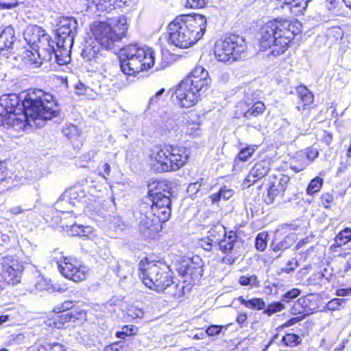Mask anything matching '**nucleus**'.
Masks as SVG:
<instances>
[{
    "label": "nucleus",
    "mask_w": 351,
    "mask_h": 351,
    "mask_svg": "<svg viewBox=\"0 0 351 351\" xmlns=\"http://www.w3.org/2000/svg\"><path fill=\"white\" fill-rule=\"evenodd\" d=\"M0 127L21 131L38 118L51 119L58 116L53 96L41 89L30 90L23 100L14 93L0 97Z\"/></svg>",
    "instance_id": "1"
},
{
    "label": "nucleus",
    "mask_w": 351,
    "mask_h": 351,
    "mask_svg": "<svg viewBox=\"0 0 351 351\" xmlns=\"http://www.w3.org/2000/svg\"><path fill=\"white\" fill-rule=\"evenodd\" d=\"M154 187L147 191V197L152 202L149 213L141 218L138 230L146 241L158 239L163 224L169 221L171 215V184L167 180L154 182Z\"/></svg>",
    "instance_id": "2"
},
{
    "label": "nucleus",
    "mask_w": 351,
    "mask_h": 351,
    "mask_svg": "<svg viewBox=\"0 0 351 351\" xmlns=\"http://www.w3.org/2000/svg\"><path fill=\"white\" fill-rule=\"evenodd\" d=\"M302 28V23L294 19L278 16L267 21L258 31L259 50L269 51V55L273 57L284 54L293 45Z\"/></svg>",
    "instance_id": "3"
},
{
    "label": "nucleus",
    "mask_w": 351,
    "mask_h": 351,
    "mask_svg": "<svg viewBox=\"0 0 351 351\" xmlns=\"http://www.w3.org/2000/svg\"><path fill=\"white\" fill-rule=\"evenodd\" d=\"M128 29L127 19L122 15L105 21L93 22L90 25V31L97 44L93 41L86 42L82 51L83 58L87 62H99L101 58L100 49H112L126 36Z\"/></svg>",
    "instance_id": "4"
},
{
    "label": "nucleus",
    "mask_w": 351,
    "mask_h": 351,
    "mask_svg": "<svg viewBox=\"0 0 351 351\" xmlns=\"http://www.w3.org/2000/svg\"><path fill=\"white\" fill-rule=\"evenodd\" d=\"M137 274L142 283L157 293H168L176 299L185 294L184 282L174 283L173 273L163 260L143 258L138 263Z\"/></svg>",
    "instance_id": "5"
},
{
    "label": "nucleus",
    "mask_w": 351,
    "mask_h": 351,
    "mask_svg": "<svg viewBox=\"0 0 351 351\" xmlns=\"http://www.w3.org/2000/svg\"><path fill=\"white\" fill-rule=\"evenodd\" d=\"M206 18L199 14H181L167 26V42L176 48L186 49L200 40L206 32Z\"/></svg>",
    "instance_id": "6"
},
{
    "label": "nucleus",
    "mask_w": 351,
    "mask_h": 351,
    "mask_svg": "<svg viewBox=\"0 0 351 351\" xmlns=\"http://www.w3.org/2000/svg\"><path fill=\"white\" fill-rule=\"evenodd\" d=\"M189 158L186 147L169 143L156 145L149 156L151 169L158 173L178 171L186 165Z\"/></svg>",
    "instance_id": "7"
},
{
    "label": "nucleus",
    "mask_w": 351,
    "mask_h": 351,
    "mask_svg": "<svg viewBox=\"0 0 351 351\" xmlns=\"http://www.w3.org/2000/svg\"><path fill=\"white\" fill-rule=\"evenodd\" d=\"M155 51L147 46L129 44L123 47L119 56L121 70L128 76L136 77L147 71L155 64Z\"/></svg>",
    "instance_id": "8"
},
{
    "label": "nucleus",
    "mask_w": 351,
    "mask_h": 351,
    "mask_svg": "<svg viewBox=\"0 0 351 351\" xmlns=\"http://www.w3.org/2000/svg\"><path fill=\"white\" fill-rule=\"evenodd\" d=\"M52 312L56 315L49 319V326L59 330L65 329L68 323L82 325L87 320V311L79 302L73 300H66L56 304Z\"/></svg>",
    "instance_id": "9"
},
{
    "label": "nucleus",
    "mask_w": 351,
    "mask_h": 351,
    "mask_svg": "<svg viewBox=\"0 0 351 351\" xmlns=\"http://www.w3.org/2000/svg\"><path fill=\"white\" fill-rule=\"evenodd\" d=\"M7 248H12L14 253L0 257L1 276L8 285L16 286L21 282L24 271V262L21 257L22 250L18 245Z\"/></svg>",
    "instance_id": "10"
},
{
    "label": "nucleus",
    "mask_w": 351,
    "mask_h": 351,
    "mask_svg": "<svg viewBox=\"0 0 351 351\" xmlns=\"http://www.w3.org/2000/svg\"><path fill=\"white\" fill-rule=\"evenodd\" d=\"M244 50V40L235 34L217 39L213 47L215 58L218 61L225 63L237 60Z\"/></svg>",
    "instance_id": "11"
},
{
    "label": "nucleus",
    "mask_w": 351,
    "mask_h": 351,
    "mask_svg": "<svg viewBox=\"0 0 351 351\" xmlns=\"http://www.w3.org/2000/svg\"><path fill=\"white\" fill-rule=\"evenodd\" d=\"M57 265L60 273L66 279L76 283L86 279L88 269L75 257L62 256L57 262Z\"/></svg>",
    "instance_id": "12"
},
{
    "label": "nucleus",
    "mask_w": 351,
    "mask_h": 351,
    "mask_svg": "<svg viewBox=\"0 0 351 351\" xmlns=\"http://www.w3.org/2000/svg\"><path fill=\"white\" fill-rule=\"evenodd\" d=\"M291 178L286 174L271 175L266 186V197L265 202L267 204H273L276 199H282L288 190Z\"/></svg>",
    "instance_id": "13"
},
{
    "label": "nucleus",
    "mask_w": 351,
    "mask_h": 351,
    "mask_svg": "<svg viewBox=\"0 0 351 351\" xmlns=\"http://www.w3.org/2000/svg\"><path fill=\"white\" fill-rule=\"evenodd\" d=\"M237 117H244L246 119L257 118L262 116L266 111V106L263 101L256 99L253 95H245L236 106Z\"/></svg>",
    "instance_id": "14"
},
{
    "label": "nucleus",
    "mask_w": 351,
    "mask_h": 351,
    "mask_svg": "<svg viewBox=\"0 0 351 351\" xmlns=\"http://www.w3.org/2000/svg\"><path fill=\"white\" fill-rule=\"evenodd\" d=\"M174 95L181 108L193 107L202 99V96L183 79L176 86Z\"/></svg>",
    "instance_id": "15"
},
{
    "label": "nucleus",
    "mask_w": 351,
    "mask_h": 351,
    "mask_svg": "<svg viewBox=\"0 0 351 351\" xmlns=\"http://www.w3.org/2000/svg\"><path fill=\"white\" fill-rule=\"evenodd\" d=\"M297 103L295 108L304 117L308 118L312 110L317 108L315 95L305 85L300 84L295 87Z\"/></svg>",
    "instance_id": "16"
},
{
    "label": "nucleus",
    "mask_w": 351,
    "mask_h": 351,
    "mask_svg": "<svg viewBox=\"0 0 351 351\" xmlns=\"http://www.w3.org/2000/svg\"><path fill=\"white\" fill-rule=\"evenodd\" d=\"M183 80L202 97L208 90L211 81L208 72L202 66H195Z\"/></svg>",
    "instance_id": "17"
},
{
    "label": "nucleus",
    "mask_w": 351,
    "mask_h": 351,
    "mask_svg": "<svg viewBox=\"0 0 351 351\" xmlns=\"http://www.w3.org/2000/svg\"><path fill=\"white\" fill-rule=\"evenodd\" d=\"M310 300L306 297H301L293 304L290 308V313L293 315L280 328H288L304 320L308 315L312 313L313 308L308 306Z\"/></svg>",
    "instance_id": "18"
},
{
    "label": "nucleus",
    "mask_w": 351,
    "mask_h": 351,
    "mask_svg": "<svg viewBox=\"0 0 351 351\" xmlns=\"http://www.w3.org/2000/svg\"><path fill=\"white\" fill-rule=\"evenodd\" d=\"M238 235L234 230H229L226 235L221 239L217 245L219 250L225 254L221 258V262L228 265H232L237 260V256L233 254V251L237 243Z\"/></svg>",
    "instance_id": "19"
},
{
    "label": "nucleus",
    "mask_w": 351,
    "mask_h": 351,
    "mask_svg": "<svg viewBox=\"0 0 351 351\" xmlns=\"http://www.w3.org/2000/svg\"><path fill=\"white\" fill-rule=\"evenodd\" d=\"M128 1V0H85V11L91 14L110 12L116 7L125 5Z\"/></svg>",
    "instance_id": "20"
},
{
    "label": "nucleus",
    "mask_w": 351,
    "mask_h": 351,
    "mask_svg": "<svg viewBox=\"0 0 351 351\" xmlns=\"http://www.w3.org/2000/svg\"><path fill=\"white\" fill-rule=\"evenodd\" d=\"M77 22L73 18H64L60 21L57 29L58 43L62 40L63 44L71 48L76 33Z\"/></svg>",
    "instance_id": "21"
},
{
    "label": "nucleus",
    "mask_w": 351,
    "mask_h": 351,
    "mask_svg": "<svg viewBox=\"0 0 351 351\" xmlns=\"http://www.w3.org/2000/svg\"><path fill=\"white\" fill-rule=\"evenodd\" d=\"M24 38L27 43L31 47H36L38 49L45 50L42 45V41L49 42L51 40L45 29L36 25H30L26 27L23 33Z\"/></svg>",
    "instance_id": "22"
},
{
    "label": "nucleus",
    "mask_w": 351,
    "mask_h": 351,
    "mask_svg": "<svg viewBox=\"0 0 351 351\" xmlns=\"http://www.w3.org/2000/svg\"><path fill=\"white\" fill-rule=\"evenodd\" d=\"M203 266V261L196 256H193L189 261V263L184 266V270H182V268H180L178 269V272L182 274V276H189L193 281L199 280L204 274Z\"/></svg>",
    "instance_id": "23"
},
{
    "label": "nucleus",
    "mask_w": 351,
    "mask_h": 351,
    "mask_svg": "<svg viewBox=\"0 0 351 351\" xmlns=\"http://www.w3.org/2000/svg\"><path fill=\"white\" fill-rule=\"evenodd\" d=\"M66 44L62 43V46L60 47L58 50H55L53 47H49L46 49L47 55L43 56V60L45 62H50L53 57L55 58L56 62L59 65H66L71 60V56L69 54L70 51Z\"/></svg>",
    "instance_id": "24"
},
{
    "label": "nucleus",
    "mask_w": 351,
    "mask_h": 351,
    "mask_svg": "<svg viewBox=\"0 0 351 351\" xmlns=\"http://www.w3.org/2000/svg\"><path fill=\"white\" fill-rule=\"evenodd\" d=\"M63 195L66 197L71 203L75 204L80 202L84 199L86 196V190L85 186L79 183H76L67 189Z\"/></svg>",
    "instance_id": "25"
},
{
    "label": "nucleus",
    "mask_w": 351,
    "mask_h": 351,
    "mask_svg": "<svg viewBox=\"0 0 351 351\" xmlns=\"http://www.w3.org/2000/svg\"><path fill=\"white\" fill-rule=\"evenodd\" d=\"M257 149L258 145L249 144L241 148L234 158V167L239 166L241 163L247 162L254 156Z\"/></svg>",
    "instance_id": "26"
},
{
    "label": "nucleus",
    "mask_w": 351,
    "mask_h": 351,
    "mask_svg": "<svg viewBox=\"0 0 351 351\" xmlns=\"http://www.w3.org/2000/svg\"><path fill=\"white\" fill-rule=\"evenodd\" d=\"M351 241V228H345L339 231L334 239V243L330 246V252H337V248Z\"/></svg>",
    "instance_id": "27"
},
{
    "label": "nucleus",
    "mask_w": 351,
    "mask_h": 351,
    "mask_svg": "<svg viewBox=\"0 0 351 351\" xmlns=\"http://www.w3.org/2000/svg\"><path fill=\"white\" fill-rule=\"evenodd\" d=\"M237 300L240 304L254 311H263L265 306V302L263 298L254 297L251 299H246L241 295L237 298Z\"/></svg>",
    "instance_id": "28"
},
{
    "label": "nucleus",
    "mask_w": 351,
    "mask_h": 351,
    "mask_svg": "<svg viewBox=\"0 0 351 351\" xmlns=\"http://www.w3.org/2000/svg\"><path fill=\"white\" fill-rule=\"evenodd\" d=\"M311 0H285L283 5H287L294 16L304 14Z\"/></svg>",
    "instance_id": "29"
},
{
    "label": "nucleus",
    "mask_w": 351,
    "mask_h": 351,
    "mask_svg": "<svg viewBox=\"0 0 351 351\" xmlns=\"http://www.w3.org/2000/svg\"><path fill=\"white\" fill-rule=\"evenodd\" d=\"M15 40V32L13 28L6 27L0 34V51L12 48Z\"/></svg>",
    "instance_id": "30"
},
{
    "label": "nucleus",
    "mask_w": 351,
    "mask_h": 351,
    "mask_svg": "<svg viewBox=\"0 0 351 351\" xmlns=\"http://www.w3.org/2000/svg\"><path fill=\"white\" fill-rule=\"evenodd\" d=\"M308 165L304 153L298 152L291 158L289 168L294 173H299L304 171Z\"/></svg>",
    "instance_id": "31"
},
{
    "label": "nucleus",
    "mask_w": 351,
    "mask_h": 351,
    "mask_svg": "<svg viewBox=\"0 0 351 351\" xmlns=\"http://www.w3.org/2000/svg\"><path fill=\"white\" fill-rule=\"evenodd\" d=\"M228 231L225 226L219 223L214 224L208 232V237L210 239L217 245L221 241V239L226 235Z\"/></svg>",
    "instance_id": "32"
},
{
    "label": "nucleus",
    "mask_w": 351,
    "mask_h": 351,
    "mask_svg": "<svg viewBox=\"0 0 351 351\" xmlns=\"http://www.w3.org/2000/svg\"><path fill=\"white\" fill-rule=\"evenodd\" d=\"M270 169L269 160L264 158L256 162L250 171L261 180L267 176Z\"/></svg>",
    "instance_id": "33"
},
{
    "label": "nucleus",
    "mask_w": 351,
    "mask_h": 351,
    "mask_svg": "<svg viewBox=\"0 0 351 351\" xmlns=\"http://www.w3.org/2000/svg\"><path fill=\"white\" fill-rule=\"evenodd\" d=\"M62 133L73 144L82 142L81 132L79 128L73 124L65 126Z\"/></svg>",
    "instance_id": "34"
},
{
    "label": "nucleus",
    "mask_w": 351,
    "mask_h": 351,
    "mask_svg": "<svg viewBox=\"0 0 351 351\" xmlns=\"http://www.w3.org/2000/svg\"><path fill=\"white\" fill-rule=\"evenodd\" d=\"M40 49H37L34 51L32 50H26L24 56L25 62L29 65L34 66L35 67L40 66L45 61L43 60V57H40Z\"/></svg>",
    "instance_id": "35"
},
{
    "label": "nucleus",
    "mask_w": 351,
    "mask_h": 351,
    "mask_svg": "<svg viewBox=\"0 0 351 351\" xmlns=\"http://www.w3.org/2000/svg\"><path fill=\"white\" fill-rule=\"evenodd\" d=\"M233 190L227 188L226 186H223L220 188L217 193L210 195L209 198L210 199L211 203L214 204H218L221 199L224 201L228 200L233 196Z\"/></svg>",
    "instance_id": "36"
},
{
    "label": "nucleus",
    "mask_w": 351,
    "mask_h": 351,
    "mask_svg": "<svg viewBox=\"0 0 351 351\" xmlns=\"http://www.w3.org/2000/svg\"><path fill=\"white\" fill-rule=\"evenodd\" d=\"M269 239V234L267 231H262L259 232L256 238L254 247L258 252H264L267 247Z\"/></svg>",
    "instance_id": "37"
},
{
    "label": "nucleus",
    "mask_w": 351,
    "mask_h": 351,
    "mask_svg": "<svg viewBox=\"0 0 351 351\" xmlns=\"http://www.w3.org/2000/svg\"><path fill=\"white\" fill-rule=\"evenodd\" d=\"M282 342L287 347L295 348L302 343V339L295 333L288 332L282 337Z\"/></svg>",
    "instance_id": "38"
},
{
    "label": "nucleus",
    "mask_w": 351,
    "mask_h": 351,
    "mask_svg": "<svg viewBox=\"0 0 351 351\" xmlns=\"http://www.w3.org/2000/svg\"><path fill=\"white\" fill-rule=\"evenodd\" d=\"M324 180L322 178L316 176L308 183L306 188V194L310 196L318 193L322 188Z\"/></svg>",
    "instance_id": "39"
},
{
    "label": "nucleus",
    "mask_w": 351,
    "mask_h": 351,
    "mask_svg": "<svg viewBox=\"0 0 351 351\" xmlns=\"http://www.w3.org/2000/svg\"><path fill=\"white\" fill-rule=\"evenodd\" d=\"M285 308L282 302L276 301L272 302L267 305L265 304V308L263 309V314L268 317L273 315L276 313L282 311Z\"/></svg>",
    "instance_id": "40"
},
{
    "label": "nucleus",
    "mask_w": 351,
    "mask_h": 351,
    "mask_svg": "<svg viewBox=\"0 0 351 351\" xmlns=\"http://www.w3.org/2000/svg\"><path fill=\"white\" fill-rule=\"evenodd\" d=\"M38 351H67V348L58 342H43L38 347Z\"/></svg>",
    "instance_id": "41"
},
{
    "label": "nucleus",
    "mask_w": 351,
    "mask_h": 351,
    "mask_svg": "<svg viewBox=\"0 0 351 351\" xmlns=\"http://www.w3.org/2000/svg\"><path fill=\"white\" fill-rule=\"evenodd\" d=\"M138 328L134 325H124L120 331H117L115 337L119 339H125L126 337L136 335Z\"/></svg>",
    "instance_id": "42"
},
{
    "label": "nucleus",
    "mask_w": 351,
    "mask_h": 351,
    "mask_svg": "<svg viewBox=\"0 0 351 351\" xmlns=\"http://www.w3.org/2000/svg\"><path fill=\"white\" fill-rule=\"evenodd\" d=\"M12 180V176H10L6 164L0 161V187L6 186L10 180Z\"/></svg>",
    "instance_id": "43"
},
{
    "label": "nucleus",
    "mask_w": 351,
    "mask_h": 351,
    "mask_svg": "<svg viewBox=\"0 0 351 351\" xmlns=\"http://www.w3.org/2000/svg\"><path fill=\"white\" fill-rule=\"evenodd\" d=\"M301 293L298 288H293L282 295L281 301L285 303H290L293 300L298 298Z\"/></svg>",
    "instance_id": "44"
},
{
    "label": "nucleus",
    "mask_w": 351,
    "mask_h": 351,
    "mask_svg": "<svg viewBox=\"0 0 351 351\" xmlns=\"http://www.w3.org/2000/svg\"><path fill=\"white\" fill-rule=\"evenodd\" d=\"M186 9H201L207 4V0H184Z\"/></svg>",
    "instance_id": "45"
},
{
    "label": "nucleus",
    "mask_w": 351,
    "mask_h": 351,
    "mask_svg": "<svg viewBox=\"0 0 351 351\" xmlns=\"http://www.w3.org/2000/svg\"><path fill=\"white\" fill-rule=\"evenodd\" d=\"M320 202L322 206L326 209L331 208V206L334 202V195L331 193H324L321 195Z\"/></svg>",
    "instance_id": "46"
},
{
    "label": "nucleus",
    "mask_w": 351,
    "mask_h": 351,
    "mask_svg": "<svg viewBox=\"0 0 351 351\" xmlns=\"http://www.w3.org/2000/svg\"><path fill=\"white\" fill-rule=\"evenodd\" d=\"M308 164L311 163L319 156V151L313 146L306 147L304 153Z\"/></svg>",
    "instance_id": "47"
},
{
    "label": "nucleus",
    "mask_w": 351,
    "mask_h": 351,
    "mask_svg": "<svg viewBox=\"0 0 351 351\" xmlns=\"http://www.w3.org/2000/svg\"><path fill=\"white\" fill-rule=\"evenodd\" d=\"M299 266L298 261L296 258H293L287 261L286 266L281 269V273L289 274L293 272Z\"/></svg>",
    "instance_id": "48"
},
{
    "label": "nucleus",
    "mask_w": 351,
    "mask_h": 351,
    "mask_svg": "<svg viewBox=\"0 0 351 351\" xmlns=\"http://www.w3.org/2000/svg\"><path fill=\"white\" fill-rule=\"evenodd\" d=\"M199 246L207 252H211L215 244L206 236L200 239L198 241Z\"/></svg>",
    "instance_id": "49"
},
{
    "label": "nucleus",
    "mask_w": 351,
    "mask_h": 351,
    "mask_svg": "<svg viewBox=\"0 0 351 351\" xmlns=\"http://www.w3.org/2000/svg\"><path fill=\"white\" fill-rule=\"evenodd\" d=\"M223 328H226V326L212 324L206 329L205 332L208 336L213 337L218 335Z\"/></svg>",
    "instance_id": "50"
},
{
    "label": "nucleus",
    "mask_w": 351,
    "mask_h": 351,
    "mask_svg": "<svg viewBox=\"0 0 351 351\" xmlns=\"http://www.w3.org/2000/svg\"><path fill=\"white\" fill-rule=\"evenodd\" d=\"M1 238L2 241L3 242V244H2V245L5 247L6 252H11L12 254L14 253V250L12 248L8 250L7 248L8 247L16 246V245H18L20 247L19 243L18 242L11 243L10 238L8 234H2Z\"/></svg>",
    "instance_id": "51"
},
{
    "label": "nucleus",
    "mask_w": 351,
    "mask_h": 351,
    "mask_svg": "<svg viewBox=\"0 0 351 351\" xmlns=\"http://www.w3.org/2000/svg\"><path fill=\"white\" fill-rule=\"evenodd\" d=\"M104 351H126V350L123 343L120 341H115L106 346Z\"/></svg>",
    "instance_id": "52"
},
{
    "label": "nucleus",
    "mask_w": 351,
    "mask_h": 351,
    "mask_svg": "<svg viewBox=\"0 0 351 351\" xmlns=\"http://www.w3.org/2000/svg\"><path fill=\"white\" fill-rule=\"evenodd\" d=\"M261 179L255 176L251 171L248 173L246 177L244 178L243 184L248 188L255 184L257 181Z\"/></svg>",
    "instance_id": "53"
},
{
    "label": "nucleus",
    "mask_w": 351,
    "mask_h": 351,
    "mask_svg": "<svg viewBox=\"0 0 351 351\" xmlns=\"http://www.w3.org/2000/svg\"><path fill=\"white\" fill-rule=\"evenodd\" d=\"M128 314L132 319H138L143 317L144 311L140 308L132 306L128 308Z\"/></svg>",
    "instance_id": "54"
},
{
    "label": "nucleus",
    "mask_w": 351,
    "mask_h": 351,
    "mask_svg": "<svg viewBox=\"0 0 351 351\" xmlns=\"http://www.w3.org/2000/svg\"><path fill=\"white\" fill-rule=\"evenodd\" d=\"M257 281V277L254 275L251 276H241L239 278V283L241 286H247L250 285L251 282H256Z\"/></svg>",
    "instance_id": "55"
},
{
    "label": "nucleus",
    "mask_w": 351,
    "mask_h": 351,
    "mask_svg": "<svg viewBox=\"0 0 351 351\" xmlns=\"http://www.w3.org/2000/svg\"><path fill=\"white\" fill-rule=\"evenodd\" d=\"M289 243H287L285 241H282L276 245H274V243L271 244L272 250L274 252H278L280 250L287 249L289 247Z\"/></svg>",
    "instance_id": "56"
},
{
    "label": "nucleus",
    "mask_w": 351,
    "mask_h": 351,
    "mask_svg": "<svg viewBox=\"0 0 351 351\" xmlns=\"http://www.w3.org/2000/svg\"><path fill=\"white\" fill-rule=\"evenodd\" d=\"M336 295L338 296H347L351 295V288H341L336 291Z\"/></svg>",
    "instance_id": "57"
},
{
    "label": "nucleus",
    "mask_w": 351,
    "mask_h": 351,
    "mask_svg": "<svg viewBox=\"0 0 351 351\" xmlns=\"http://www.w3.org/2000/svg\"><path fill=\"white\" fill-rule=\"evenodd\" d=\"M19 5L17 1H13L10 3L1 2L0 8L2 9H12L16 7Z\"/></svg>",
    "instance_id": "58"
},
{
    "label": "nucleus",
    "mask_w": 351,
    "mask_h": 351,
    "mask_svg": "<svg viewBox=\"0 0 351 351\" xmlns=\"http://www.w3.org/2000/svg\"><path fill=\"white\" fill-rule=\"evenodd\" d=\"M337 104L335 102H332L330 105V108L332 109L331 116L335 119H338L340 114L337 111Z\"/></svg>",
    "instance_id": "59"
},
{
    "label": "nucleus",
    "mask_w": 351,
    "mask_h": 351,
    "mask_svg": "<svg viewBox=\"0 0 351 351\" xmlns=\"http://www.w3.org/2000/svg\"><path fill=\"white\" fill-rule=\"evenodd\" d=\"M247 319V313L245 312H241L237 315L236 320H237V323H239V324H242L246 322Z\"/></svg>",
    "instance_id": "60"
},
{
    "label": "nucleus",
    "mask_w": 351,
    "mask_h": 351,
    "mask_svg": "<svg viewBox=\"0 0 351 351\" xmlns=\"http://www.w3.org/2000/svg\"><path fill=\"white\" fill-rule=\"evenodd\" d=\"M332 134L330 132H325L324 136L322 138L323 142H324L327 145H330L332 141Z\"/></svg>",
    "instance_id": "61"
},
{
    "label": "nucleus",
    "mask_w": 351,
    "mask_h": 351,
    "mask_svg": "<svg viewBox=\"0 0 351 351\" xmlns=\"http://www.w3.org/2000/svg\"><path fill=\"white\" fill-rule=\"evenodd\" d=\"M308 243V238H304L300 240L295 246V250H299L302 246L306 245Z\"/></svg>",
    "instance_id": "62"
},
{
    "label": "nucleus",
    "mask_w": 351,
    "mask_h": 351,
    "mask_svg": "<svg viewBox=\"0 0 351 351\" xmlns=\"http://www.w3.org/2000/svg\"><path fill=\"white\" fill-rule=\"evenodd\" d=\"M165 91V89L164 88H161L160 90H159L157 93H156V94L154 95V96H153L151 99H150V103H156L157 101V98L161 95Z\"/></svg>",
    "instance_id": "63"
},
{
    "label": "nucleus",
    "mask_w": 351,
    "mask_h": 351,
    "mask_svg": "<svg viewBox=\"0 0 351 351\" xmlns=\"http://www.w3.org/2000/svg\"><path fill=\"white\" fill-rule=\"evenodd\" d=\"M186 124L189 125V128H190V126H191L192 129L198 130L201 123L200 122H195V121H188Z\"/></svg>",
    "instance_id": "64"
}]
</instances>
